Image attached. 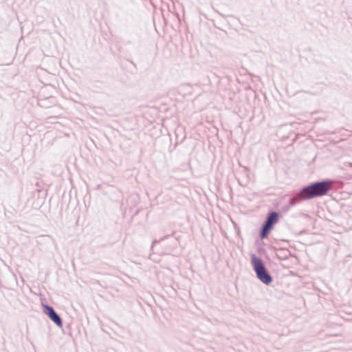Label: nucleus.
I'll return each mask as SVG.
<instances>
[{
	"label": "nucleus",
	"mask_w": 352,
	"mask_h": 352,
	"mask_svg": "<svg viewBox=\"0 0 352 352\" xmlns=\"http://www.w3.org/2000/svg\"><path fill=\"white\" fill-rule=\"evenodd\" d=\"M332 188V182L324 181L315 183L304 188L300 192V197L303 199H309L327 194Z\"/></svg>",
	"instance_id": "obj_1"
},
{
	"label": "nucleus",
	"mask_w": 352,
	"mask_h": 352,
	"mask_svg": "<svg viewBox=\"0 0 352 352\" xmlns=\"http://www.w3.org/2000/svg\"><path fill=\"white\" fill-rule=\"evenodd\" d=\"M252 265L258 279L265 284L269 285L272 278L267 273L262 261L255 255L252 256Z\"/></svg>",
	"instance_id": "obj_2"
},
{
	"label": "nucleus",
	"mask_w": 352,
	"mask_h": 352,
	"mask_svg": "<svg viewBox=\"0 0 352 352\" xmlns=\"http://www.w3.org/2000/svg\"><path fill=\"white\" fill-rule=\"evenodd\" d=\"M278 215L276 212H271L267 219L265 224L263 226L262 232L261 233V237L265 239L267 237L269 232L272 229L273 226L278 222Z\"/></svg>",
	"instance_id": "obj_3"
},
{
	"label": "nucleus",
	"mask_w": 352,
	"mask_h": 352,
	"mask_svg": "<svg viewBox=\"0 0 352 352\" xmlns=\"http://www.w3.org/2000/svg\"><path fill=\"white\" fill-rule=\"evenodd\" d=\"M45 314L47 315L50 319L54 321L58 326L61 327L62 326V321L59 316L56 314L54 310L52 307L45 305Z\"/></svg>",
	"instance_id": "obj_4"
}]
</instances>
